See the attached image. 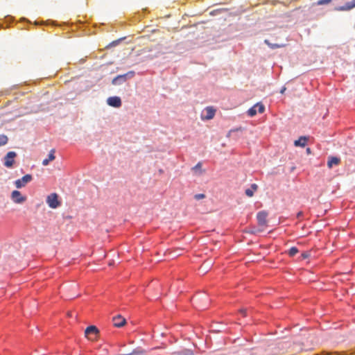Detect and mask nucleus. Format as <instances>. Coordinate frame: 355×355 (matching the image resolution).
I'll list each match as a JSON object with an SVG mask.
<instances>
[{"instance_id":"f257e3e1","label":"nucleus","mask_w":355,"mask_h":355,"mask_svg":"<svg viewBox=\"0 0 355 355\" xmlns=\"http://www.w3.org/2000/svg\"><path fill=\"white\" fill-rule=\"evenodd\" d=\"M267 217L268 213L265 211H259L257 215L258 226L260 227L263 230H266L268 226Z\"/></svg>"},{"instance_id":"f03ea898","label":"nucleus","mask_w":355,"mask_h":355,"mask_svg":"<svg viewBox=\"0 0 355 355\" xmlns=\"http://www.w3.org/2000/svg\"><path fill=\"white\" fill-rule=\"evenodd\" d=\"M99 334V331L96 326L91 325L85 330V336L91 340H95Z\"/></svg>"},{"instance_id":"7ed1b4c3","label":"nucleus","mask_w":355,"mask_h":355,"mask_svg":"<svg viewBox=\"0 0 355 355\" xmlns=\"http://www.w3.org/2000/svg\"><path fill=\"white\" fill-rule=\"evenodd\" d=\"M17 157V153L14 151L8 152L4 157L3 164L6 168H12L15 162V158Z\"/></svg>"},{"instance_id":"20e7f679","label":"nucleus","mask_w":355,"mask_h":355,"mask_svg":"<svg viewBox=\"0 0 355 355\" xmlns=\"http://www.w3.org/2000/svg\"><path fill=\"white\" fill-rule=\"evenodd\" d=\"M46 203L51 208H57L60 205L58 200V196L55 193H51L46 198Z\"/></svg>"},{"instance_id":"39448f33","label":"nucleus","mask_w":355,"mask_h":355,"mask_svg":"<svg viewBox=\"0 0 355 355\" xmlns=\"http://www.w3.org/2000/svg\"><path fill=\"white\" fill-rule=\"evenodd\" d=\"M134 75H135V72L132 71H129L127 73H125L123 75H119L112 80V84L113 85L120 84L123 82H125L128 78L133 77Z\"/></svg>"},{"instance_id":"423d86ee","label":"nucleus","mask_w":355,"mask_h":355,"mask_svg":"<svg viewBox=\"0 0 355 355\" xmlns=\"http://www.w3.org/2000/svg\"><path fill=\"white\" fill-rule=\"evenodd\" d=\"M12 200L17 204H22L26 200V197L21 195L20 191L15 190L11 193Z\"/></svg>"},{"instance_id":"0eeeda50","label":"nucleus","mask_w":355,"mask_h":355,"mask_svg":"<svg viewBox=\"0 0 355 355\" xmlns=\"http://www.w3.org/2000/svg\"><path fill=\"white\" fill-rule=\"evenodd\" d=\"M32 179V175L27 174L23 176L21 179L15 180V184L17 189H20L24 187L27 183L30 182Z\"/></svg>"},{"instance_id":"6e6552de","label":"nucleus","mask_w":355,"mask_h":355,"mask_svg":"<svg viewBox=\"0 0 355 355\" xmlns=\"http://www.w3.org/2000/svg\"><path fill=\"white\" fill-rule=\"evenodd\" d=\"M107 104L114 107H119L121 105V100L118 96H112L107 98Z\"/></svg>"},{"instance_id":"1a4fd4ad","label":"nucleus","mask_w":355,"mask_h":355,"mask_svg":"<svg viewBox=\"0 0 355 355\" xmlns=\"http://www.w3.org/2000/svg\"><path fill=\"white\" fill-rule=\"evenodd\" d=\"M355 8V0L346 3L344 6L335 8L337 11H347Z\"/></svg>"},{"instance_id":"9d476101","label":"nucleus","mask_w":355,"mask_h":355,"mask_svg":"<svg viewBox=\"0 0 355 355\" xmlns=\"http://www.w3.org/2000/svg\"><path fill=\"white\" fill-rule=\"evenodd\" d=\"M112 321H113L114 326L116 327H121L126 322L125 319L120 315L114 316L112 319Z\"/></svg>"},{"instance_id":"9b49d317","label":"nucleus","mask_w":355,"mask_h":355,"mask_svg":"<svg viewBox=\"0 0 355 355\" xmlns=\"http://www.w3.org/2000/svg\"><path fill=\"white\" fill-rule=\"evenodd\" d=\"M205 112L206 114L202 116V119L210 120L214 118L216 113V110L212 107H207L205 108Z\"/></svg>"},{"instance_id":"f8f14e48","label":"nucleus","mask_w":355,"mask_h":355,"mask_svg":"<svg viewBox=\"0 0 355 355\" xmlns=\"http://www.w3.org/2000/svg\"><path fill=\"white\" fill-rule=\"evenodd\" d=\"M340 159L338 157H329L328 162H327V166L329 168H332L334 166H337L340 164Z\"/></svg>"},{"instance_id":"ddd939ff","label":"nucleus","mask_w":355,"mask_h":355,"mask_svg":"<svg viewBox=\"0 0 355 355\" xmlns=\"http://www.w3.org/2000/svg\"><path fill=\"white\" fill-rule=\"evenodd\" d=\"M55 149H51L49 154V157L47 159H44L43 161H42V164L44 166H47L49 164V163L51 162V161H53L55 159Z\"/></svg>"},{"instance_id":"4468645a","label":"nucleus","mask_w":355,"mask_h":355,"mask_svg":"<svg viewBox=\"0 0 355 355\" xmlns=\"http://www.w3.org/2000/svg\"><path fill=\"white\" fill-rule=\"evenodd\" d=\"M307 139L306 137H300L297 140H295L294 145L295 146L304 147L306 144Z\"/></svg>"},{"instance_id":"2eb2a0df","label":"nucleus","mask_w":355,"mask_h":355,"mask_svg":"<svg viewBox=\"0 0 355 355\" xmlns=\"http://www.w3.org/2000/svg\"><path fill=\"white\" fill-rule=\"evenodd\" d=\"M258 189V186L256 184H252L251 185L250 189H247L245 191L246 196L248 197H252L254 195V191H257Z\"/></svg>"},{"instance_id":"dca6fc26","label":"nucleus","mask_w":355,"mask_h":355,"mask_svg":"<svg viewBox=\"0 0 355 355\" xmlns=\"http://www.w3.org/2000/svg\"><path fill=\"white\" fill-rule=\"evenodd\" d=\"M211 261H206L205 262L202 266L200 267V270L203 273H206L209 269L211 267Z\"/></svg>"},{"instance_id":"f3484780","label":"nucleus","mask_w":355,"mask_h":355,"mask_svg":"<svg viewBox=\"0 0 355 355\" xmlns=\"http://www.w3.org/2000/svg\"><path fill=\"white\" fill-rule=\"evenodd\" d=\"M264 42L270 47L272 49H278V48H282L283 46H284V44H272L271 42H269V40H265Z\"/></svg>"},{"instance_id":"a211bd4d","label":"nucleus","mask_w":355,"mask_h":355,"mask_svg":"<svg viewBox=\"0 0 355 355\" xmlns=\"http://www.w3.org/2000/svg\"><path fill=\"white\" fill-rule=\"evenodd\" d=\"M145 354V351L141 348H137L132 351V352L125 354V355H144Z\"/></svg>"},{"instance_id":"6ab92c4d","label":"nucleus","mask_w":355,"mask_h":355,"mask_svg":"<svg viewBox=\"0 0 355 355\" xmlns=\"http://www.w3.org/2000/svg\"><path fill=\"white\" fill-rule=\"evenodd\" d=\"M257 112H258V110H257L256 104H255L253 107H252L251 108H250L248 110V114L250 116H254V115H256Z\"/></svg>"},{"instance_id":"aec40b11","label":"nucleus","mask_w":355,"mask_h":355,"mask_svg":"<svg viewBox=\"0 0 355 355\" xmlns=\"http://www.w3.org/2000/svg\"><path fill=\"white\" fill-rule=\"evenodd\" d=\"M8 141V138L5 135H0V146L6 145Z\"/></svg>"},{"instance_id":"412c9836","label":"nucleus","mask_w":355,"mask_h":355,"mask_svg":"<svg viewBox=\"0 0 355 355\" xmlns=\"http://www.w3.org/2000/svg\"><path fill=\"white\" fill-rule=\"evenodd\" d=\"M264 230H263L260 227H252L250 228V230L249 231L251 234H259L261 232H263Z\"/></svg>"},{"instance_id":"4be33fe9","label":"nucleus","mask_w":355,"mask_h":355,"mask_svg":"<svg viewBox=\"0 0 355 355\" xmlns=\"http://www.w3.org/2000/svg\"><path fill=\"white\" fill-rule=\"evenodd\" d=\"M202 164L200 162H198L194 167H193L192 170L194 171L196 173H198V174H202Z\"/></svg>"},{"instance_id":"5701e85b","label":"nucleus","mask_w":355,"mask_h":355,"mask_svg":"<svg viewBox=\"0 0 355 355\" xmlns=\"http://www.w3.org/2000/svg\"><path fill=\"white\" fill-rule=\"evenodd\" d=\"M298 252V249L296 247H292L288 250V254L291 257H294Z\"/></svg>"},{"instance_id":"b1692460","label":"nucleus","mask_w":355,"mask_h":355,"mask_svg":"<svg viewBox=\"0 0 355 355\" xmlns=\"http://www.w3.org/2000/svg\"><path fill=\"white\" fill-rule=\"evenodd\" d=\"M256 106L259 113H263L264 112L265 107L262 103H258L256 104Z\"/></svg>"},{"instance_id":"393cba45","label":"nucleus","mask_w":355,"mask_h":355,"mask_svg":"<svg viewBox=\"0 0 355 355\" xmlns=\"http://www.w3.org/2000/svg\"><path fill=\"white\" fill-rule=\"evenodd\" d=\"M79 295L78 294H76V295H71V294H64V295H63L62 297H64L65 300H71L73 298H75L77 296H78Z\"/></svg>"},{"instance_id":"a878e982","label":"nucleus","mask_w":355,"mask_h":355,"mask_svg":"<svg viewBox=\"0 0 355 355\" xmlns=\"http://www.w3.org/2000/svg\"><path fill=\"white\" fill-rule=\"evenodd\" d=\"M331 2V0H318L316 3L317 5H324Z\"/></svg>"},{"instance_id":"bb28decb","label":"nucleus","mask_w":355,"mask_h":355,"mask_svg":"<svg viewBox=\"0 0 355 355\" xmlns=\"http://www.w3.org/2000/svg\"><path fill=\"white\" fill-rule=\"evenodd\" d=\"M194 198H195L196 200H199L205 198V195L203 194V193H198V194H196Z\"/></svg>"},{"instance_id":"cd10ccee","label":"nucleus","mask_w":355,"mask_h":355,"mask_svg":"<svg viewBox=\"0 0 355 355\" xmlns=\"http://www.w3.org/2000/svg\"><path fill=\"white\" fill-rule=\"evenodd\" d=\"M239 312L243 314V316L246 315V309H241L239 310Z\"/></svg>"},{"instance_id":"c85d7f7f","label":"nucleus","mask_w":355,"mask_h":355,"mask_svg":"<svg viewBox=\"0 0 355 355\" xmlns=\"http://www.w3.org/2000/svg\"><path fill=\"white\" fill-rule=\"evenodd\" d=\"M309 254L307 252H304L302 254V257L303 259H306V258L309 257Z\"/></svg>"},{"instance_id":"c756f323","label":"nucleus","mask_w":355,"mask_h":355,"mask_svg":"<svg viewBox=\"0 0 355 355\" xmlns=\"http://www.w3.org/2000/svg\"><path fill=\"white\" fill-rule=\"evenodd\" d=\"M301 216H302V211L298 212L297 215V218H300Z\"/></svg>"},{"instance_id":"7c9ffc66","label":"nucleus","mask_w":355,"mask_h":355,"mask_svg":"<svg viewBox=\"0 0 355 355\" xmlns=\"http://www.w3.org/2000/svg\"><path fill=\"white\" fill-rule=\"evenodd\" d=\"M285 89H286V88H285V87H284V88H283V89L281 90V93H284V91H285Z\"/></svg>"},{"instance_id":"2f4dec72","label":"nucleus","mask_w":355,"mask_h":355,"mask_svg":"<svg viewBox=\"0 0 355 355\" xmlns=\"http://www.w3.org/2000/svg\"><path fill=\"white\" fill-rule=\"evenodd\" d=\"M307 153H310V148L306 149Z\"/></svg>"}]
</instances>
